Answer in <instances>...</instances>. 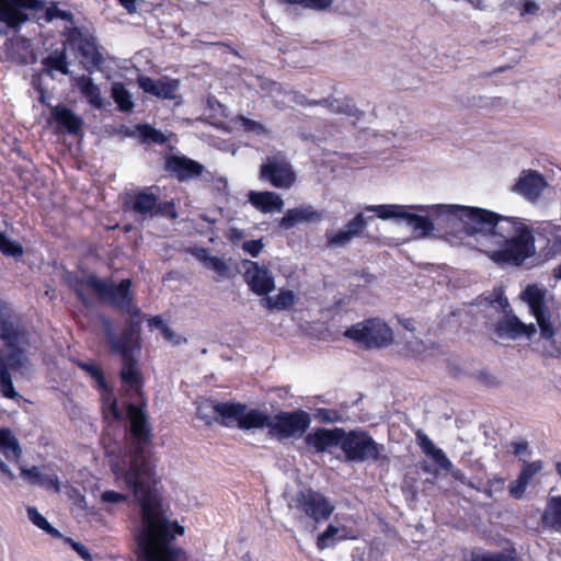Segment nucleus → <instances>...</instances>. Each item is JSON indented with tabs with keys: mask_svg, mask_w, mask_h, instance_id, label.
<instances>
[{
	"mask_svg": "<svg viewBox=\"0 0 561 561\" xmlns=\"http://www.w3.org/2000/svg\"><path fill=\"white\" fill-rule=\"evenodd\" d=\"M410 209H419L421 211L426 210L423 206H403L397 204L364 206L365 211L374 213L382 220L402 219L414 231H419L423 236L430 234L434 230L432 220L427 216L413 214Z\"/></svg>",
	"mask_w": 561,
	"mask_h": 561,
	"instance_id": "obj_10",
	"label": "nucleus"
},
{
	"mask_svg": "<svg viewBox=\"0 0 561 561\" xmlns=\"http://www.w3.org/2000/svg\"><path fill=\"white\" fill-rule=\"evenodd\" d=\"M537 332L534 323L525 324L517 316L506 311L505 317L495 324V333L499 337L515 340L520 336L531 337Z\"/></svg>",
	"mask_w": 561,
	"mask_h": 561,
	"instance_id": "obj_23",
	"label": "nucleus"
},
{
	"mask_svg": "<svg viewBox=\"0 0 561 561\" xmlns=\"http://www.w3.org/2000/svg\"><path fill=\"white\" fill-rule=\"evenodd\" d=\"M527 449H528V443L526 440L511 443V450L516 456L527 451Z\"/></svg>",
	"mask_w": 561,
	"mask_h": 561,
	"instance_id": "obj_62",
	"label": "nucleus"
},
{
	"mask_svg": "<svg viewBox=\"0 0 561 561\" xmlns=\"http://www.w3.org/2000/svg\"><path fill=\"white\" fill-rule=\"evenodd\" d=\"M137 129L139 130L144 141H150L159 145L165 142V136L163 135V133L152 127L151 125H138Z\"/></svg>",
	"mask_w": 561,
	"mask_h": 561,
	"instance_id": "obj_43",
	"label": "nucleus"
},
{
	"mask_svg": "<svg viewBox=\"0 0 561 561\" xmlns=\"http://www.w3.org/2000/svg\"><path fill=\"white\" fill-rule=\"evenodd\" d=\"M56 19L62 21H72V13L69 11L60 10L56 4L48 7L45 11V20L51 22Z\"/></svg>",
	"mask_w": 561,
	"mask_h": 561,
	"instance_id": "obj_51",
	"label": "nucleus"
},
{
	"mask_svg": "<svg viewBox=\"0 0 561 561\" xmlns=\"http://www.w3.org/2000/svg\"><path fill=\"white\" fill-rule=\"evenodd\" d=\"M288 506L314 523L328 520L334 511V505L330 500L311 488L297 491L290 499Z\"/></svg>",
	"mask_w": 561,
	"mask_h": 561,
	"instance_id": "obj_11",
	"label": "nucleus"
},
{
	"mask_svg": "<svg viewBox=\"0 0 561 561\" xmlns=\"http://www.w3.org/2000/svg\"><path fill=\"white\" fill-rule=\"evenodd\" d=\"M248 199L254 208L263 214L280 211L284 207L283 198L277 193L271 191H250Z\"/></svg>",
	"mask_w": 561,
	"mask_h": 561,
	"instance_id": "obj_28",
	"label": "nucleus"
},
{
	"mask_svg": "<svg viewBox=\"0 0 561 561\" xmlns=\"http://www.w3.org/2000/svg\"><path fill=\"white\" fill-rule=\"evenodd\" d=\"M68 42L81 57V64L87 70L100 69L102 67L104 58L93 35L85 34L80 28L73 27L68 33Z\"/></svg>",
	"mask_w": 561,
	"mask_h": 561,
	"instance_id": "obj_17",
	"label": "nucleus"
},
{
	"mask_svg": "<svg viewBox=\"0 0 561 561\" xmlns=\"http://www.w3.org/2000/svg\"><path fill=\"white\" fill-rule=\"evenodd\" d=\"M543 469V461L542 460H535L531 462L525 461L519 474L517 476L523 481H525L527 484L530 483L533 478L539 473Z\"/></svg>",
	"mask_w": 561,
	"mask_h": 561,
	"instance_id": "obj_47",
	"label": "nucleus"
},
{
	"mask_svg": "<svg viewBox=\"0 0 561 561\" xmlns=\"http://www.w3.org/2000/svg\"><path fill=\"white\" fill-rule=\"evenodd\" d=\"M416 440L421 450L426 456L431 457L436 465V467H434L431 463L423 461L421 463V470L423 472L430 473L434 478H437L439 476V469H442L448 472L453 479L459 481L463 485L467 483L468 479L463 471L454 467L445 451L442 448L436 447L433 440L425 433L419 431L416 433Z\"/></svg>",
	"mask_w": 561,
	"mask_h": 561,
	"instance_id": "obj_12",
	"label": "nucleus"
},
{
	"mask_svg": "<svg viewBox=\"0 0 561 561\" xmlns=\"http://www.w3.org/2000/svg\"><path fill=\"white\" fill-rule=\"evenodd\" d=\"M163 169L171 178L176 179L180 183L197 179L205 171V167L201 162L184 154L167 156Z\"/></svg>",
	"mask_w": 561,
	"mask_h": 561,
	"instance_id": "obj_18",
	"label": "nucleus"
},
{
	"mask_svg": "<svg viewBox=\"0 0 561 561\" xmlns=\"http://www.w3.org/2000/svg\"><path fill=\"white\" fill-rule=\"evenodd\" d=\"M0 251L5 256L21 257L24 253L23 247L11 240L4 232H0Z\"/></svg>",
	"mask_w": 561,
	"mask_h": 561,
	"instance_id": "obj_42",
	"label": "nucleus"
},
{
	"mask_svg": "<svg viewBox=\"0 0 561 561\" xmlns=\"http://www.w3.org/2000/svg\"><path fill=\"white\" fill-rule=\"evenodd\" d=\"M339 533V528L330 524L323 533L318 536L317 546L319 549H324L329 546V540L334 538Z\"/></svg>",
	"mask_w": 561,
	"mask_h": 561,
	"instance_id": "obj_54",
	"label": "nucleus"
},
{
	"mask_svg": "<svg viewBox=\"0 0 561 561\" xmlns=\"http://www.w3.org/2000/svg\"><path fill=\"white\" fill-rule=\"evenodd\" d=\"M79 367L91 376L96 382L95 388L103 394L111 393V386L106 381L103 369L94 363H80Z\"/></svg>",
	"mask_w": 561,
	"mask_h": 561,
	"instance_id": "obj_38",
	"label": "nucleus"
},
{
	"mask_svg": "<svg viewBox=\"0 0 561 561\" xmlns=\"http://www.w3.org/2000/svg\"><path fill=\"white\" fill-rule=\"evenodd\" d=\"M151 323L157 325L163 335V337L174 344H179L181 342V339L179 335L175 334V332L167 325L159 317H154L151 320Z\"/></svg>",
	"mask_w": 561,
	"mask_h": 561,
	"instance_id": "obj_52",
	"label": "nucleus"
},
{
	"mask_svg": "<svg viewBox=\"0 0 561 561\" xmlns=\"http://www.w3.org/2000/svg\"><path fill=\"white\" fill-rule=\"evenodd\" d=\"M197 416L207 425L214 422L222 426L231 427L233 422L241 430L267 427L271 431L272 417L260 409L247 410V404L241 402H214L208 401L197 408Z\"/></svg>",
	"mask_w": 561,
	"mask_h": 561,
	"instance_id": "obj_3",
	"label": "nucleus"
},
{
	"mask_svg": "<svg viewBox=\"0 0 561 561\" xmlns=\"http://www.w3.org/2000/svg\"><path fill=\"white\" fill-rule=\"evenodd\" d=\"M110 394V405H108V409H110V412L113 416L114 420L118 421L121 420L122 417V413L119 411V408H118V402H117V399L113 396V391L111 390V393Z\"/></svg>",
	"mask_w": 561,
	"mask_h": 561,
	"instance_id": "obj_61",
	"label": "nucleus"
},
{
	"mask_svg": "<svg viewBox=\"0 0 561 561\" xmlns=\"http://www.w3.org/2000/svg\"><path fill=\"white\" fill-rule=\"evenodd\" d=\"M259 179L278 190H289L297 181L291 163L282 154L268 156L260 165Z\"/></svg>",
	"mask_w": 561,
	"mask_h": 561,
	"instance_id": "obj_14",
	"label": "nucleus"
},
{
	"mask_svg": "<svg viewBox=\"0 0 561 561\" xmlns=\"http://www.w3.org/2000/svg\"><path fill=\"white\" fill-rule=\"evenodd\" d=\"M342 434V427H317L305 435V444L318 454L331 453L335 447L341 448Z\"/></svg>",
	"mask_w": 561,
	"mask_h": 561,
	"instance_id": "obj_21",
	"label": "nucleus"
},
{
	"mask_svg": "<svg viewBox=\"0 0 561 561\" xmlns=\"http://www.w3.org/2000/svg\"><path fill=\"white\" fill-rule=\"evenodd\" d=\"M553 276L557 279H561V264L553 268Z\"/></svg>",
	"mask_w": 561,
	"mask_h": 561,
	"instance_id": "obj_64",
	"label": "nucleus"
},
{
	"mask_svg": "<svg viewBox=\"0 0 561 561\" xmlns=\"http://www.w3.org/2000/svg\"><path fill=\"white\" fill-rule=\"evenodd\" d=\"M137 83L145 93L161 100H174L175 92L179 89V81L169 77L152 79L151 77L140 75L137 78Z\"/></svg>",
	"mask_w": 561,
	"mask_h": 561,
	"instance_id": "obj_22",
	"label": "nucleus"
},
{
	"mask_svg": "<svg viewBox=\"0 0 561 561\" xmlns=\"http://www.w3.org/2000/svg\"><path fill=\"white\" fill-rule=\"evenodd\" d=\"M470 561H518L515 549L508 553L502 551H471Z\"/></svg>",
	"mask_w": 561,
	"mask_h": 561,
	"instance_id": "obj_39",
	"label": "nucleus"
},
{
	"mask_svg": "<svg viewBox=\"0 0 561 561\" xmlns=\"http://www.w3.org/2000/svg\"><path fill=\"white\" fill-rule=\"evenodd\" d=\"M23 454L19 439L9 427H0V472L9 481L15 479L9 463H18Z\"/></svg>",
	"mask_w": 561,
	"mask_h": 561,
	"instance_id": "obj_19",
	"label": "nucleus"
},
{
	"mask_svg": "<svg viewBox=\"0 0 561 561\" xmlns=\"http://www.w3.org/2000/svg\"><path fill=\"white\" fill-rule=\"evenodd\" d=\"M434 215L447 216L458 219L462 224V231L470 237L481 234L492 237L496 232L501 215L480 207L462 205H437L432 207Z\"/></svg>",
	"mask_w": 561,
	"mask_h": 561,
	"instance_id": "obj_5",
	"label": "nucleus"
},
{
	"mask_svg": "<svg viewBox=\"0 0 561 561\" xmlns=\"http://www.w3.org/2000/svg\"><path fill=\"white\" fill-rule=\"evenodd\" d=\"M322 219L321 211L314 209L311 205L304 207H295L288 209L279 220V227L283 229H291L298 224L317 222Z\"/></svg>",
	"mask_w": 561,
	"mask_h": 561,
	"instance_id": "obj_27",
	"label": "nucleus"
},
{
	"mask_svg": "<svg viewBox=\"0 0 561 561\" xmlns=\"http://www.w3.org/2000/svg\"><path fill=\"white\" fill-rule=\"evenodd\" d=\"M547 186L546 179L537 171H523L513 186V192L528 201H537Z\"/></svg>",
	"mask_w": 561,
	"mask_h": 561,
	"instance_id": "obj_24",
	"label": "nucleus"
},
{
	"mask_svg": "<svg viewBox=\"0 0 561 561\" xmlns=\"http://www.w3.org/2000/svg\"><path fill=\"white\" fill-rule=\"evenodd\" d=\"M88 288L93 289L101 302L110 305L121 313L129 314L130 318L140 314V309L135 304V297L130 289L131 280L129 278H124L118 284L112 280H102L94 274L76 279L72 290L84 306H89V300L84 295Z\"/></svg>",
	"mask_w": 561,
	"mask_h": 561,
	"instance_id": "obj_2",
	"label": "nucleus"
},
{
	"mask_svg": "<svg viewBox=\"0 0 561 561\" xmlns=\"http://www.w3.org/2000/svg\"><path fill=\"white\" fill-rule=\"evenodd\" d=\"M486 299L491 306L499 308L504 313H506L507 309L510 308L508 299L506 298L502 287L493 288Z\"/></svg>",
	"mask_w": 561,
	"mask_h": 561,
	"instance_id": "obj_49",
	"label": "nucleus"
},
{
	"mask_svg": "<svg viewBox=\"0 0 561 561\" xmlns=\"http://www.w3.org/2000/svg\"><path fill=\"white\" fill-rule=\"evenodd\" d=\"M106 342L112 353L122 357V362L135 359L134 352L140 350V321L134 318L126 319L125 327L119 335L112 329L110 320L103 321Z\"/></svg>",
	"mask_w": 561,
	"mask_h": 561,
	"instance_id": "obj_9",
	"label": "nucleus"
},
{
	"mask_svg": "<svg viewBox=\"0 0 561 561\" xmlns=\"http://www.w3.org/2000/svg\"><path fill=\"white\" fill-rule=\"evenodd\" d=\"M42 8V0H0V23L13 33H19L31 20L30 11Z\"/></svg>",
	"mask_w": 561,
	"mask_h": 561,
	"instance_id": "obj_16",
	"label": "nucleus"
},
{
	"mask_svg": "<svg viewBox=\"0 0 561 561\" xmlns=\"http://www.w3.org/2000/svg\"><path fill=\"white\" fill-rule=\"evenodd\" d=\"M311 105H322L327 107L331 113L335 114H344L347 116L358 117L360 111L355 105L353 99L351 98H325L317 101H310Z\"/></svg>",
	"mask_w": 561,
	"mask_h": 561,
	"instance_id": "obj_29",
	"label": "nucleus"
},
{
	"mask_svg": "<svg viewBox=\"0 0 561 561\" xmlns=\"http://www.w3.org/2000/svg\"><path fill=\"white\" fill-rule=\"evenodd\" d=\"M268 309L288 310L295 302V295L290 290H282L274 297L266 298Z\"/></svg>",
	"mask_w": 561,
	"mask_h": 561,
	"instance_id": "obj_40",
	"label": "nucleus"
},
{
	"mask_svg": "<svg viewBox=\"0 0 561 561\" xmlns=\"http://www.w3.org/2000/svg\"><path fill=\"white\" fill-rule=\"evenodd\" d=\"M374 217L365 218L362 213L357 214L354 218H352L345 226V230L350 232V234L355 238L359 237L365 228L367 227L368 220H373Z\"/></svg>",
	"mask_w": 561,
	"mask_h": 561,
	"instance_id": "obj_45",
	"label": "nucleus"
},
{
	"mask_svg": "<svg viewBox=\"0 0 561 561\" xmlns=\"http://www.w3.org/2000/svg\"><path fill=\"white\" fill-rule=\"evenodd\" d=\"M519 229L517 236L497 241V249L483 250L485 255L501 267L522 266L527 259L535 255L536 247L531 228Z\"/></svg>",
	"mask_w": 561,
	"mask_h": 561,
	"instance_id": "obj_6",
	"label": "nucleus"
},
{
	"mask_svg": "<svg viewBox=\"0 0 561 561\" xmlns=\"http://www.w3.org/2000/svg\"><path fill=\"white\" fill-rule=\"evenodd\" d=\"M0 390L2 396L7 399L16 400L21 398L14 389L11 373H8L4 369H0Z\"/></svg>",
	"mask_w": 561,
	"mask_h": 561,
	"instance_id": "obj_44",
	"label": "nucleus"
},
{
	"mask_svg": "<svg viewBox=\"0 0 561 561\" xmlns=\"http://www.w3.org/2000/svg\"><path fill=\"white\" fill-rule=\"evenodd\" d=\"M118 2L129 13H134L137 10L136 0H118Z\"/></svg>",
	"mask_w": 561,
	"mask_h": 561,
	"instance_id": "obj_63",
	"label": "nucleus"
},
{
	"mask_svg": "<svg viewBox=\"0 0 561 561\" xmlns=\"http://www.w3.org/2000/svg\"><path fill=\"white\" fill-rule=\"evenodd\" d=\"M198 261L203 262L204 265L218 273L220 276H226L228 273V265L224 260L209 254L205 248H194L190 251Z\"/></svg>",
	"mask_w": 561,
	"mask_h": 561,
	"instance_id": "obj_34",
	"label": "nucleus"
},
{
	"mask_svg": "<svg viewBox=\"0 0 561 561\" xmlns=\"http://www.w3.org/2000/svg\"><path fill=\"white\" fill-rule=\"evenodd\" d=\"M67 541L84 561H91V554L84 545H82L81 542L73 541L71 538H67Z\"/></svg>",
	"mask_w": 561,
	"mask_h": 561,
	"instance_id": "obj_60",
	"label": "nucleus"
},
{
	"mask_svg": "<svg viewBox=\"0 0 561 561\" xmlns=\"http://www.w3.org/2000/svg\"><path fill=\"white\" fill-rule=\"evenodd\" d=\"M344 336L368 350L387 347L393 341L391 328L379 318L365 319L351 325Z\"/></svg>",
	"mask_w": 561,
	"mask_h": 561,
	"instance_id": "obj_8",
	"label": "nucleus"
},
{
	"mask_svg": "<svg viewBox=\"0 0 561 561\" xmlns=\"http://www.w3.org/2000/svg\"><path fill=\"white\" fill-rule=\"evenodd\" d=\"M21 477L32 485H54L58 488L57 477H50L43 473L38 467L33 466L31 468L20 467Z\"/></svg>",
	"mask_w": 561,
	"mask_h": 561,
	"instance_id": "obj_35",
	"label": "nucleus"
},
{
	"mask_svg": "<svg viewBox=\"0 0 561 561\" xmlns=\"http://www.w3.org/2000/svg\"><path fill=\"white\" fill-rule=\"evenodd\" d=\"M111 94L117 108L121 112L128 113L134 108V102L130 92L122 82H115L112 84Z\"/></svg>",
	"mask_w": 561,
	"mask_h": 561,
	"instance_id": "obj_37",
	"label": "nucleus"
},
{
	"mask_svg": "<svg viewBox=\"0 0 561 561\" xmlns=\"http://www.w3.org/2000/svg\"><path fill=\"white\" fill-rule=\"evenodd\" d=\"M51 117L60 129L70 135H79L82 131L83 119L64 104L51 108Z\"/></svg>",
	"mask_w": 561,
	"mask_h": 561,
	"instance_id": "obj_26",
	"label": "nucleus"
},
{
	"mask_svg": "<svg viewBox=\"0 0 561 561\" xmlns=\"http://www.w3.org/2000/svg\"><path fill=\"white\" fill-rule=\"evenodd\" d=\"M314 417L322 423H336L340 421V414L336 410L318 408L314 412Z\"/></svg>",
	"mask_w": 561,
	"mask_h": 561,
	"instance_id": "obj_53",
	"label": "nucleus"
},
{
	"mask_svg": "<svg viewBox=\"0 0 561 561\" xmlns=\"http://www.w3.org/2000/svg\"><path fill=\"white\" fill-rule=\"evenodd\" d=\"M528 227L517 217H506L501 215V220H499V225L496 227V232L492 234V237H499L501 240L505 238H511L513 236H517L519 228Z\"/></svg>",
	"mask_w": 561,
	"mask_h": 561,
	"instance_id": "obj_36",
	"label": "nucleus"
},
{
	"mask_svg": "<svg viewBox=\"0 0 561 561\" xmlns=\"http://www.w3.org/2000/svg\"><path fill=\"white\" fill-rule=\"evenodd\" d=\"M126 499L125 494L112 490L104 491L101 495V500L105 503H122Z\"/></svg>",
	"mask_w": 561,
	"mask_h": 561,
	"instance_id": "obj_58",
	"label": "nucleus"
},
{
	"mask_svg": "<svg viewBox=\"0 0 561 561\" xmlns=\"http://www.w3.org/2000/svg\"><path fill=\"white\" fill-rule=\"evenodd\" d=\"M152 190H159L158 186H150L142 190H137L129 199L126 202L130 209L141 216L150 215L153 217V211L157 206L158 195Z\"/></svg>",
	"mask_w": 561,
	"mask_h": 561,
	"instance_id": "obj_25",
	"label": "nucleus"
},
{
	"mask_svg": "<svg viewBox=\"0 0 561 561\" xmlns=\"http://www.w3.org/2000/svg\"><path fill=\"white\" fill-rule=\"evenodd\" d=\"M541 523L549 529L561 531V495L548 497Z\"/></svg>",
	"mask_w": 561,
	"mask_h": 561,
	"instance_id": "obj_30",
	"label": "nucleus"
},
{
	"mask_svg": "<svg viewBox=\"0 0 561 561\" xmlns=\"http://www.w3.org/2000/svg\"><path fill=\"white\" fill-rule=\"evenodd\" d=\"M243 267L244 280L254 294L265 296L275 289L274 277L266 266H260L255 261L244 260Z\"/></svg>",
	"mask_w": 561,
	"mask_h": 561,
	"instance_id": "obj_20",
	"label": "nucleus"
},
{
	"mask_svg": "<svg viewBox=\"0 0 561 561\" xmlns=\"http://www.w3.org/2000/svg\"><path fill=\"white\" fill-rule=\"evenodd\" d=\"M539 11L540 7L537 2H535L534 0H525L524 3L522 4L519 14L520 16L536 15L539 13Z\"/></svg>",
	"mask_w": 561,
	"mask_h": 561,
	"instance_id": "obj_59",
	"label": "nucleus"
},
{
	"mask_svg": "<svg viewBox=\"0 0 561 561\" xmlns=\"http://www.w3.org/2000/svg\"><path fill=\"white\" fill-rule=\"evenodd\" d=\"M153 216H160L171 220L176 219L179 214L175 202L173 199L160 203L157 201V206L154 208Z\"/></svg>",
	"mask_w": 561,
	"mask_h": 561,
	"instance_id": "obj_48",
	"label": "nucleus"
},
{
	"mask_svg": "<svg viewBox=\"0 0 561 561\" xmlns=\"http://www.w3.org/2000/svg\"><path fill=\"white\" fill-rule=\"evenodd\" d=\"M77 87L91 106L98 110L103 107L100 87L93 82L92 78L82 75L77 79Z\"/></svg>",
	"mask_w": 561,
	"mask_h": 561,
	"instance_id": "obj_31",
	"label": "nucleus"
},
{
	"mask_svg": "<svg viewBox=\"0 0 561 561\" xmlns=\"http://www.w3.org/2000/svg\"><path fill=\"white\" fill-rule=\"evenodd\" d=\"M263 247L264 245L261 239L247 240L242 244L243 251L248 252L252 257H257Z\"/></svg>",
	"mask_w": 561,
	"mask_h": 561,
	"instance_id": "obj_56",
	"label": "nucleus"
},
{
	"mask_svg": "<svg viewBox=\"0 0 561 561\" xmlns=\"http://www.w3.org/2000/svg\"><path fill=\"white\" fill-rule=\"evenodd\" d=\"M236 122H237V124H239L242 127V129L245 133H252L256 136H262V135L267 134L266 127L257 121L239 115L237 117Z\"/></svg>",
	"mask_w": 561,
	"mask_h": 561,
	"instance_id": "obj_46",
	"label": "nucleus"
},
{
	"mask_svg": "<svg viewBox=\"0 0 561 561\" xmlns=\"http://www.w3.org/2000/svg\"><path fill=\"white\" fill-rule=\"evenodd\" d=\"M341 450L347 462H378L386 458L383 444L376 442L370 433L363 428H343Z\"/></svg>",
	"mask_w": 561,
	"mask_h": 561,
	"instance_id": "obj_7",
	"label": "nucleus"
},
{
	"mask_svg": "<svg viewBox=\"0 0 561 561\" xmlns=\"http://www.w3.org/2000/svg\"><path fill=\"white\" fill-rule=\"evenodd\" d=\"M42 65L47 75L51 76L53 71H58L62 75H69V62L66 54V49H56L48 56L44 57Z\"/></svg>",
	"mask_w": 561,
	"mask_h": 561,
	"instance_id": "obj_33",
	"label": "nucleus"
},
{
	"mask_svg": "<svg viewBox=\"0 0 561 561\" xmlns=\"http://www.w3.org/2000/svg\"><path fill=\"white\" fill-rule=\"evenodd\" d=\"M26 333L23 317L0 299V340L4 343V347L0 350V369L11 373L25 367L26 353L19 343L25 339Z\"/></svg>",
	"mask_w": 561,
	"mask_h": 561,
	"instance_id": "obj_4",
	"label": "nucleus"
},
{
	"mask_svg": "<svg viewBox=\"0 0 561 561\" xmlns=\"http://www.w3.org/2000/svg\"><path fill=\"white\" fill-rule=\"evenodd\" d=\"M119 378L126 392L138 399V403H125L129 422L130 463L124 481L141 507V530L137 538L141 559L187 561L186 550L173 543L178 536L184 535L185 529L176 520L171 522L163 516L153 492L156 465L147 450L152 443V428L147 413L145 378L136 358L122 362Z\"/></svg>",
	"mask_w": 561,
	"mask_h": 561,
	"instance_id": "obj_1",
	"label": "nucleus"
},
{
	"mask_svg": "<svg viewBox=\"0 0 561 561\" xmlns=\"http://www.w3.org/2000/svg\"><path fill=\"white\" fill-rule=\"evenodd\" d=\"M333 3V0H304L301 5L307 9L323 11L329 9Z\"/></svg>",
	"mask_w": 561,
	"mask_h": 561,
	"instance_id": "obj_57",
	"label": "nucleus"
},
{
	"mask_svg": "<svg viewBox=\"0 0 561 561\" xmlns=\"http://www.w3.org/2000/svg\"><path fill=\"white\" fill-rule=\"evenodd\" d=\"M546 240L543 254L551 257L561 252V226L547 222L541 227V232Z\"/></svg>",
	"mask_w": 561,
	"mask_h": 561,
	"instance_id": "obj_32",
	"label": "nucleus"
},
{
	"mask_svg": "<svg viewBox=\"0 0 561 561\" xmlns=\"http://www.w3.org/2000/svg\"><path fill=\"white\" fill-rule=\"evenodd\" d=\"M310 424L311 416L302 409L280 411L272 417L270 433L279 438L301 437Z\"/></svg>",
	"mask_w": 561,
	"mask_h": 561,
	"instance_id": "obj_15",
	"label": "nucleus"
},
{
	"mask_svg": "<svg viewBox=\"0 0 561 561\" xmlns=\"http://www.w3.org/2000/svg\"><path fill=\"white\" fill-rule=\"evenodd\" d=\"M546 296V288L530 284L522 291L520 299L527 304L529 312L536 318L541 337L551 340L556 332L551 323V312L547 306Z\"/></svg>",
	"mask_w": 561,
	"mask_h": 561,
	"instance_id": "obj_13",
	"label": "nucleus"
},
{
	"mask_svg": "<svg viewBox=\"0 0 561 561\" xmlns=\"http://www.w3.org/2000/svg\"><path fill=\"white\" fill-rule=\"evenodd\" d=\"M527 486L528 484L517 477L514 481L510 483L508 492L512 497L519 500L524 496Z\"/></svg>",
	"mask_w": 561,
	"mask_h": 561,
	"instance_id": "obj_55",
	"label": "nucleus"
},
{
	"mask_svg": "<svg viewBox=\"0 0 561 561\" xmlns=\"http://www.w3.org/2000/svg\"><path fill=\"white\" fill-rule=\"evenodd\" d=\"M353 237L345 229L339 230L336 232L328 233L327 240L329 245L342 247L347 244Z\"/></svg>",
	"mask_w": 561,
	"mask_h": 561,
	"instance_id": "obj_50",
	"label": "nucleus"
},
{
	"mask_svg": "<svg viewBox=\"0 0 561 561\" xmlns=\"http://www.w3.org/2000/svg\"><path fill=\"white\" fill-rule=\"evenodd\" d=\"M27 516L30 520L37 526L39 529L44 530L48 535L59 538L61 537V534L58 529L53 527L48 520L37 511L36 507H28L27 508Z\"/></svg>",
	"mask_w": 561,
	"mask_h": 561,
	"instance_id": "obj_41",
	"label": "nucleus"
}]
</instances>
